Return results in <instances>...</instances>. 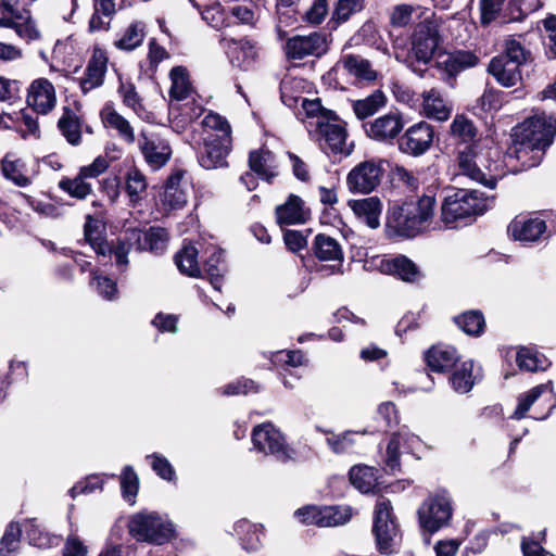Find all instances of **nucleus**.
I'll list each match as a JSON object with an SVG mask.
<instances>
[{
	"label": "nucleus",
	"instance_id": "nucleus-21",
	"mask_svg": "<svg viewBox=\"0 0 556 556\" xmlns=\"http://www.w3.org/2000/svg\"><path fill=\"white\" fill-rule=\"evenodd\" d=\"M27 103L33 106L37 113L46 114L51 111L55 104L53 85L46 78L34 80L28 88Z\"/></svg>",
	"mask_w": 556,
	"mask_h": 556
},
{
	"label": "nucleus",
	"instance_id": "nucleus-58",
	"mask_svg": "<svg viewBox=\"0 0 556 556\" xmlns=\"http://www.w3.org/2000/svg\"><path fill=\"white\" fill-rule=\"evenodd\" d=\"M125 189L132 202L138 201L140 193L147 189L146 177L137 167H131L127 172Z\"/></svg>",
	"mask_w": 556,
	"mask_h": 556
},
{
	"label": "nucleus",
	"instance_id": "nucleus-59",
	"mask_svg": "<svg viewBox=\"0 0 556 556\" xmlns=\"http://www.w3.org/2000/svg\"><path fill=\"white\" fill-rule=\"evenodd\" d=\"M110 148H106L105 155L97 156L93 162L87 166H83L79 169L80 177L87 178H96L102 173L106 170L110 165V162L118 159V155H110Z\"/></svg>",
	"mask_w": 556,
	"mask_h": 556
},
{
	"label": "nucleus",
	"instance_id": "nucleus-31",
	"mask_svg": "<svg viewBox=\"0 0 556 556\" xmlns=\"http://www.w3.org/2000/svg\"><path fill=\"white\" fill-rule=\"evenodd\" d=\"M22 530L29 544L39 548H49L60 542V536L49 533L35 518L25 520Z\"/></svg>",
	"mask_w": 556,
	"mask_h": 556
},
{
	"label": "nucleus",
	"instance_id": "nucleus-39",
	"mask_svg": "<svg viewBox=\"0 0 556 556\" xmlns=\"http://www.w3.org/2000/svg\"><path fill=\"white\" fill-rule=\"evenodd\" d=\"M387 98L381 90H375L371 94L362 100L353 102L352 108L358 119H365L384 106Z\"/></svg>",
	"mask_w": 556,
	"mask_h": 556
},
{
	"label": "nucleus",
	"instance_id": "nucleus-11",
	"mask_svg": "<svg viewBox=\"0 0 556 556\" xmlns=\"http://www.w3.org/2000/svg\"><path fill=\"white\" fill-rule=\"evenodd\" d=\"M442 41L439 25L434 21L419 23L413 34L412 53L417 63L427 65L433 59Z\"/></svg>",
	"mask_w": 556,
	"mask_h": 556
},
{
	"label": "nucleus",
	"instance_id": "nucleus-54",
	"mask_svg": "<svg viewBox=\"0 0 556 556\" xmlns=\"http://www.w3.org/2000/svg\"><path fill=\"white\" fill-rule=\"evenodd\" d=\"M23 530L14 522L7 526L3 536L0 540V556H14L18 549L20 538Z\"/></svg>",
	"mask_w": 556,
	"mask_h": 556
},
{
	"label": "nucleus",
	"instance_id": "nucleus-62",
	"mask_svg": "<svg viewBox=\"0 0 556 556\" xmlns=\"http://www.w3.org/2000/svg\"><path fill=\"white\" fill-rule=\"evenodd\" d=\"M143 25L141 23H132L125 31L124 36L116 42L117 48L123 50H134L143 40Z\"/></svg>",
	"mask_w": 556,
	"mask_h": 556
},
{
	"label": "nucleus",
	"instance_id": "nucleus-43",
	"mask_svg": "<svg viewBox=\"0 0 556 556\" xmlns=\"http://www.w3.org/2000/svg\"><path fill=\"white\" fill-rule=\"evenodd\" d=\"M473 362L466 361L450 377V382L455 392L459 394L468 393L476 383L472 375Z\"/></svg>",
	"mask_w": 556,
	"mask_h": 556
},
{
	"label": "nucleus",
	"instance_id": "nucleus-1",
	"mask_svg": "<svg viewBox=\"0 0 556 556\" xmlns=\"http://www.w3.org/2000/svg\"><path fill=\"white\" fill-rule=\"evenodd\" d=\"M556 136V117L535 113L511 130L513 146L507 155L522 162L525 169L540 165Z\"/></svg>",
	"mask_w": 556,
	"mask_h": 556
},
{
	"label": "nucleus",
	"instance_id": "nucleus-30",
	"mask_svg": "<svg viewBox=\"0 0 556 556\" xmlns=\"http://www.w3.org/2000/svg\"><path fill=\"white\" fill-rule=\"evenodd\" d=\"M249 166L253 173L266 181H270L277 175L275 154L269 150L251 151Z\"/></svg>",
	"mask_w": 556,
	"mask_h": 556
},
{
	"label": "nucleus",
	"instance_id": "nucleus-12",
	"mask_svg": "<svg viewBox=\"0 0 556 556\" xmlns=\"http://www.w3.org/2000/svg\"><path fill=\"white\" fill-rule=\"evenodd\" d=\"M389 163L386 160L364 161L356 165L348 175L346 184L353 193H370L381 181Z\"/></svg>",
	"mask_w": 556,
	"mask_h": 556
},
{
	"label": "nucleus",
	"instance_id": "nucleus-52",
	"mask_svg": "<svg viewBox=\"0 0 556 556\" xmlns=\"http://www.w3.org/2000/svg\"><path fill=\"white\" fill-rule=\"evenodd\" d=\"M121 490L124 500L134 504L139 490V478L130 465H126L119 477Z\"/></svg>",
	"mask_w": 556,
	"mask_h": 556
},
{
	"label": "nucleus",
	"instance_id": "nucleus-28",
	"mask_svg": "<svg viewBox=\"0 0 556 556\" xmlns=\"http://www.w3.org/2000/svg\"><path fill=\"white\" fill-rule=\"evenodd\" d=\"M276 219L279 226L303 224L306 214L300 197L290 194L286 203L276 207Z\"/></svg>",
	"mask_w": 556,
	"mask_h": 556
},
{
	"label": "nucleus",
	"instance_id": "nucleus-7",
	"mask_svg": "<svg viewBox=\"0 0 556 556\" xmlns=\"http://www.w3.org/2000/svg\"><path fill=\"white\" fill-rule=\"evenodd\" d=\"M531 53L525 50L519 41L507 40L505 50L491 60L488 72L503 87H514L521 80L520 67L528 62Z\"/></svg>",
	"mask_w": 556,
	"mask_h": 556
},
{
	"label": "nucleus",
	"instance_id": "nucleus-18",
	"mask_svg": "<svg viewBox=\"0 0 556 556\" xmlns=\"http://www.w3.org/2000/svg\"><path fill=\"white\" fill-rule=\"evenodd\" d=\"M219 45L226 50L230 63L245 71L253 64L257 55L255 45L247 38L237 40L222 36Z\"/></svg>",
	"mask_w": 556,
	"mask_h": 556
},
{
	"label": "nucleus",
	"instance_id": "nucleus-35",
	"mask_svg": "<svg viewBox=\"0 0 556 556\" xmlns=\"http://www.w3.org/2000/svg\"><path fill=\"white\" fill-rule=\"evenodd\" d=\"M455 325L467 336L479 338L485 329L484 315L479 309L466 311L453 317Z\"/></svg>",
	"mask_w": 556,
	"mask_h": 556
},
{
	"label": "nucleus",
	"instance_id": "nucleus-38",
	"mask_svg": "<svg viewBox=\"0 0 556 556\" xmlns=\"http://www.w3.org/2000/svg\"><path fill=\"white\" fill-rule=\"evenodd\" d=\"M422 105L424 111L429 118L444 122L451 115V109L446 105L440 92L434 89L425 93Z\"/></svg>",
	"mask_w": 556,
	"mask_h": 556
},
{
	"label": "nucleus",
	"instance_id": "nucleus-64",
	"mask_svg": "<svg viewBox=\"0 0 556 556\" xmlns=\"http://www.w3.org/2000/svg\"><path fill=\"white\" fill-rule=\"evenodd\" d=\"M106 123L115 128L119 136L128 143L135 142V135L129 122L117 112H111L106 116Z\"/></svg>",
	"mask_w": 556,
	"mask_h": 556
},
{
	"label": "nucleus",
	"instance_id": "nucleus-25",
	"mask_svg": "<svg viewBox=\"0 0 556 556\" xmlns=\"http://www.w3.org/2000/svg\"><path fill=\"white\" fill-rule=\"evenodd\" d=\"M546 231V223L540 218L514 219L508 226L513 238L525 244L538 241Z\"/></svg>",
	"mask_w": 556,
	"mask_h": 556
},
{
	"label": "nucleus",
	"instance_id": "nucleus-33",
	"mask_svg": "<svg viewBox=\"0 0 556 556\" xmlns=\"http://www.w3.org/2000/svg\"><path fill=\"white\" fill-rule=\"evenodd\" d=\"M343 68L357 79L372 81L377 78V72L371 63L358 54H345L340 59Z\"/></svg>",
	"mask_w": 556,
	"mask_h": 556
},
{
	"label": "nucleus",
	"instance_id": "nucleus-41",
	"mask_svg": "<svg viewBox=\"0 0 556 556\" xmlns=\"http://www.w3.org/2000/svg\"><path fill=\"white\" fill-rule=\"evenodd\" d=\"M172 87L169 90L170 99L176 101L186 100L191 92V85L188 77V72L182 66H176L169 73Z\"/></svg>",
	"mask_w": 556,
	"mask_h": 556
},
{
	"label": "nucleus",
	"instance_id": "nucleus-42",
	"mask_svg": "<svg viewBox=\"0 0 556 556\" xmlns=\"http://www.w3.org/2000/svg\"><path fill=\"white\" fill-rule=\"evenodd\" d=\"M198 253V249L189 244L184 245L175 255V263L181 274L189 277H198L200 275Z\"/></svg>",
	"mask_w": 556,
	"mask_h": 556
},
{
	"label": "nucleus",
	"instance_id": "nucleus-14",
	"mask_svg": "<svg viewBox=\"0 0 556 556\" xmlns=\"http://www.w3.org/2000/svg\"><path fill=\"white\" fill-rule=\"evenodd\" d=\"M433 138V127L426 122H419L397 138L399 150L410 156L424 155L431 148Z\"/></svg>",
	"mask_w": 556,
	"mask_h": 556
},
{
	"label": "nucleus",
	"instance_id": "nucleus-44",
	"mask_svg": "<svg viewBox=\"0 0 556 556\" xmlns=\"http://www.w3.org/2000/svg\"><path fill=\"white\" fill-rule=\"evenodd\" d=\"M84 236L86 242L90 244L98 256L106 257L109 243L101 237L98 220L93 219L89 214L86 216Z\"/></svg>",
	"mask_w": 556,
	"mask_h": 556
},
{
	"label": "nucleus",
	"instance_id": "nucleus-40",
	"mask_svg": "<svg viewBox=\"0 0 556 556\" xmlns=\"http://www.w3.org/2000/svg\"><path fill=\"white\" fill-rule=\"evenodd\" d=\"M58 128L66 141L72 146H78L81 141L80 122L76 114L65 109L58 122Z\"/></svg>",
	"mask_w": 556,
	"mask_h": 556
},
{
	"label": "nucleus",
	"instance_id": "nucleus-22",
	"mask_svg": "<svg viewBox=\"0 0 556 556\" xmlns=\"http://www.w3.org/2000/svg\"><path fill=\"white\" fill-rule=\"evenodd\" d=\"M108 58L100 49H94L86 70L85 76L80 78L79 86L83 93L100 87L103 84L104 75L106 73Z\"/></svg>",
	"mask_w": 556,
	"mask_h": 556
},
{
	"label": "nucleus",
	"instance_id": "nucleus-24",
	"mask_svg": "<svg viewBox=\"0 0 556 556\" xmlns=\"http://www.w3.org/2000/svg\"><path fill=\"white\" fill-rule=\"evenodd\" d=\"M425 361L430 370L444 372L456 365L459 361V355L454 346L438 344L431 346L425 353Z\"/></svg>",
	"mask_w": 556,
	"mask_h": 556
},
{
	"label": "nucleus",
	"instance_id": "nucleus-57",
	"mask_svg": "<svg viewBox=\"0 0 556 556\" xmlns=\"http://www.w3.org/2000/svg\"><path fill=\"white\" fill-rule=\"evenodd\" d=\"M260 391V386L248 378H240L236 381H231L226 386L218 388L217 392L224 396H233L240 394H249V393H257Z\"/></svg>",
	"mask_w": 556,
	"mask_h": 556
},
{
	"label": "nucleus",
	"instance_id": "nucleus-46",
	"mask_svg": "<svg viewBox=\"0 0 556 556\" xmlns=\"http://www.w3.org/2000/svg\"><path fill=\"white\" fill-rule=\"evenodd\" d=\"M364 2L365 0H338L329 22L330 27L334 29L338 24L346 22L353 14L362 11Z\"/></svg>",
	"mask_w": 556,
	"mask_h": 556
},
{
	"label": "nucleus",
	"instance_id": "nucleus-47",
	"mask_svg": "<svg viewBox=\"0 0 556 556\" xmlns=\"http://www.w3.org/2000/svg\"><path fill=\"white\" fill-rule=\"evenodd\" d=\"M551 388V382L535 386L528 392L518 396V405L510 416L511 419L520 420L526 416V413L531 408L533 403Z\"/></svg>",
	"mask_w": 556,
	"mask_h": 556
},
{
	"label": "nucleus",
	"instance_id": "nucleus-3",
	"mask_svg": "<svg viewBox=\"0 0 556 556\" xmlns=\"http://www.w3.org/2000/svg\"><path fill=\"white\" fill-rule=\"evenodd\" d=\"M434 205V197L428 194H424L416 203L392 205L387 215V233L389 237H416L428 227Z\"/></svg>",
	"mask_w": 556,
	"mask_h": 556
},
{
	"label": "nucleus",
	"instance_id": "nucleus-8",
	"mask_svg": "<svg viewBox=\"0 0 556 556\" xmlns=\"http://www.w3.org/2000/svg\"><path fill=\"white\" fill-rule=\"evenodd\" d=\"M129 534L139 542L163 545L175 536V526L157 513H138L128 521Z\"/></svg>",
	"mask_w": 556,
	"mask_h": 556
},
{
	"label": "nucleus",
	"instance_id": "nucleus-53",
	"mask_svg": "<svg viewBox=\"0 0 556 556\" xmlns=\"http://www.w3.org/2000/svg\"><path fill=\"white\" fill-rule=\"evenodd\" d=\"M154 473L167 482H175L177 480L176 471L170 462L160 453H152L146 456Z\"/></svg>",
	"mask_w": 556,
	"mask_h": 556
},
{
	"label": "nucleus",
	"instance_id": "nucleus-49",
	"mask_svg": "<svg viewBox=\"0 0 556 556\" xmlns=\"http://www.w3.org/2000/svg\"><path fill=\"white\" fill-rule=\"evenodd\" d=\"M321 431L326 434H329L326 438V443L334 454H345L353 450L357 432L344 431L342 433L336 434L329 430Z\"/></svg>",
	"mask_w": 556,
	"mask_h": 556
},
{
	"label": "nucleus",
	"instance_id": "nucleus-55",
	"mask_svg": "<svg viewBox=\"0 0 556 556\" xmlns=\"http://www.w3.org/2000/svg\"><path fill=\"white\" fill-rule=\"evenodd\" d=\"M59 187L72 198H76L78 200L85 199L92 191L91 185L86 182V179L80 177L79 174L74 178L61 179Z\"/></svg>",
	"mask_w": 556,
	"mask_h": 556
},
{
	"label": "nucleus",
	"instance_id": "nucleus-16",
	"mask_svg": "<svg viewBox=\"0 0 556 556\" xmlns=\"http://www.w3.org/2000/svg\"><path fill=\"white\" fill-rule=\"evenodd\" d=\"M296 515L305 523H315L320 527H334L350 520L351 508L341 506H326L323 509L304 507L298 509Z\"/></svg>",
	"mask_w": 556,
	"mask_h": 556
},
{
	"label": "nucleus",
	"instance_id": "nucleus-51",
	"mask_svg": "<svg viewBox=\"0 0 556 556\" xmlns=\"http://www.w3.org/2000/svg\"><path fill=\"white\" fill-rule=\"evenodd\" d=\"M516 363L521 370L538 371L545 370L548 366L547 359L532 352L527 348H521L516 354Z\"/></svg>",
	"mask_w": 556,
	"mask_h": 556
},
{
	"label": "nucleus",
	"instance_id": "nucleus-26",
	"mask_svg": "<svg viewBox=\"0 0 556 556\" xmlns=\"http://www.w3.org/2000/svg\"><path fill=\"white\" fill-rule=\"evenodd\" d=\"M350 206L356 217L371 229L380 226L382 203L378 197L350 201Z\"/></svg>",
	"mask_w": 556,
	"mask_h": 556
},
{
	"label": "nucleus",
	"instance_id": "nucleus-15",
	"mask_svg": "<svg viewBox=\"0 0 556 556\" xmlns=\"http://www.w3.org/2000/svg\"><path fill=\"white\" fill-rule=\"evenodd\" d=\"M332 119L316 121V139L325 153L349 155L351 148L346 146V130L343 126L331 123Z\"/></svg>",
	"mask_w": 556,
	"mask_h": 556
},
{
	"label": "nucleus",
	"instance_id": "nucleus-5",
	"mask_svg": "<svg viewBox=\"0 0 556 556\" xmlns=\"http://www.w3.org/2000/svg\"><path fill=\"white\" fill-rule=\"evenodd\" d=\"M503 163L496 149L483 154L476 153L472 148H469L458 155L460 174L491 190L505 175Z\"/></svg>",
	"mask_w": 556,
	"mask_h": 556
},
{
	"label": "nucleus",
	"instance_id": "nucleus-37",
	"mask_svg": "<svg viewBox=\"0 0 556 556\" xmlns=\"http://www.w3.org/2000/svg\"><path fill=\"white\" fill-rule=\"evenodd\" d=\"M352 485L362 493H370L377 486L376 470L369 466L356 465L349 471Z\"/></svg>",
	"mask_w": 556,
	"mask_h": 556
},
{
	"label": "nucleus",
	"instance_id": "nucleus-2",
	"mask_svg": "<svg viewBox=\"0 0 556 556\" xmlns=\"http://www.w3.org/2000/svg\"><path fill=\"white\" fill-rule=\"evenodd\" d=\"M203 142L197 150L199 165L204 169L228 166L227 156L231 151V128L226 118L210 112L202 121Z\"/></svg>",
	"mask_w": 556,
	"mask_h": 556
},
{
	"label": "nucleus",
	"instance_id": "nucleus-10",
	"mask_svg": "<svg viewBox=\"0 0 556 556\" xmlns=\"http://www.w3.org/2000/svg\"><path fill=\"white\" fill-rule=\"evenodd\" d=\"M251 439L257 452L270 455L277 462L287 464L294 460L295 451L287 444L285 435L270 421L255 426Z\"/></svg>",
	"mask_w": 556,
	"mask_h": 556
},
{
	"label": "nucleus",
	"instance_id": "nucleus-36",
	"mask_svg": "<svg viewBox=\"0 0 556 556\" xmlns=\"http://www.w3.org/2000/svg\"><path fill=\"white\" fill-rule=\"evenodd\" d=\"M384 270L407 282L416 281L419 276L416 264L404 255L387 261Z\"/></svg>",
	"mask_w": 556,
	"mask_h": 556
},
{
	"label": "nucleus",
	"instance_id": "nucleus-34",
	"mask_svg": "<svg viewBox=\"0 0 556 556\" xmlns=\"http://www.w3.org/2000/svg\"><path fill=\"white\" fill-rule=\"evenodd\" d=\"M184 173L176 170L170 174L164 186L163 202L173 210H178L187 203V195L180 188V181Z\"/></svg>",
	"mask_w": 556,
	"mask_h": 556
},
{
	"label": "nucleus",
	"instance_id": "nucleus-4",
	"mask_svg": "<svg viewBox=\"0 0 556 556\" xmlns=\"http://www.w3.org/2000/svg\"><path fill=\"white\" fill-rule=\"evenodd\" d=\"M494 195H486L478 190L458 189L444 198L441 217L448 228H456L458 222L473 220L483 215L491 206Z\"/></svg>",
	"mask_w": 556,
	"mask_h": 556
},
{
	"label": "nucleus",
	"instance_id": "nucleus-56",
	"mask_svg": "<svg viewBox=\"0 0 556 556\" xmlns=\"http://www.w3.org/2000/svg\"><path fill=\"white\" fill-rule=\"evenodd\" d=\"M353 40L356 45L363 43L374 47L378 50L382 49L384 42L379 35L376 25L372 22H366L362 25L358 31L354 35Z\"/></svg>",
	"mask_w": 556,
	"mask_h": 556
},
{
	"label": "nucleus",
	"instance_id": "nucleus-63",
	"mask_svg": "<svg viewBox=\"0 0 556 556\" xmlns=\"http://www.w3.org/2000/svg\"><path fill=\"white\" fill-rule=\"evenodd\" d=\"M91 285L96 287L98 294L102 299L113 301L117 298V285L108 276H101L97 271H93Z\"/></svg>",
	"mask_w": 556,
	"mask_h": 556
},
{
	"label": "nucleus",
	"instance_id": "nucleus-6",
	"mask_svg": "<svg viewBox=\"0 0 556 556\" xmlns=\"http://www.w3.org/2000/svg\"><path fill=\"white\" fill-rule=\"evenodd\" d=\"M372 534L377 551L382 555L395 554L400 549L402 532L390 500L377 501L372 514Z\"/></svg>",
	"mask_w": 556,
	"mask_h": 556
},
{
	"label": "nucleus",
	"instance_id": "nucleus-60",
	"mask_svg": "<svg viewBox=\"0 0 556 556\" xmlns=\"http://www.w3.org/2000/svg\"><path fill=\"white\" fill-rule=\"evenodd\" d=\"M451 132L463 142L472 141L477 135L473 123L464 115H456L451 124Z\"/></svg>",
	"mask_w": 556,
	"mask_h": 556
},
{
	"label": "nucleus",
	"instance_id": "nucleus-19",
	"mask_svg": "<svg viewBox=\"0 0 556 556\" xmlns=\"http://www.w3.org/2000/svg\"><path fill=\"white\" fill-rule=\"evenodd\" d=\"M139 146L147 164L152 169L163 167L172 156L169 143L157 135L141 134Z\"/></svg>",
	"mask_w": 556,
	"mask_h": 556
},
{
	"label": "nucleus",
	"instance_id": "nucleus-45",
	"mask_svg": "<svg viewBox=\"0 0 556 556\" xmlns=\"http://www.w3.org/2000/svg\"><path fill=\"white\" fill-rule=\"evenodd\" d=\"M134 240L129 232H126V238L117 239L114 245L109 244L106 256L114 258L115 265L119 273H124L128 265V254L134 245Z\"/></svg>",
	"mask_w": 556,
	"mask_h": 556
},
{
	"label": "nucleus",
	"instance_id": "nucleus-20",
	"mask_svg": "<svg viewBox=\"0 0 556 556\" xmlns=\"http://www.w3.org/2000/svg\"><path fill=\"white\" fill-rule=\"evenodd\" d=\"M479 62L478 56L471 51L458 50L448 53L446 59L438 62V67L442 72V78L453 86L456 76Z\"/></svg>",
	"mask_w": 556,
	"mask_h": 556
},
{
	"label": "nucleus",
	"instance_id": "nucleus-29",
	"mask_svg": "<svg viewBox=\"0 0 556 556\" xmlns=\"http://www.w3.org/2000/svg\"><path fill=\"white\" fill-rule=\"evenodd\" d=\"M418 437L414 434H409L405 431L394 432L387 445L386 451V466L391 472H395L400 470V448L404 444L413 445V443L418 442Z\"/></svg>",
	"mask_w": 556,
	"mask_h": 556
},
{
	"label": "nucleus",
	"instance_id": "nucleus-27",
	"mask_svg": "<svg viewBox=\"0 0 556 556\" xmlns=\"http://www.w3.org/2000/svg\"><path fill=\"white\" fill-rule=\"evenodd\" d=\"M206 252H210V255L204 261V271L212 287L216 291H220L224 276L228 270L225 251L216 247H211Z\"/></svg>",
	"mask_w": 556,
	"mask_h": 556
},
{
	"label": "nucleus",
	"instance_id": "nucleus-48",
	"mask_svg": "<svg viewBox=\"0 0 556 556\" xmlns=\"http://www.w3.org/2000/svg\"><path fill=\"white\" fill-rule=\"evenodd\" d=\"M551 388V382L535 386L528 392L518 396V405L510 416L511 419L520 420L526 416V413L531 408L533 403Z\"/></svg>",
	"mask_w": 556,
	"mask_h": 556
},
{
	"label": "nucleus",
	"instance_id": "nucleus-50",
	"mask_svg": "<svg viewBox=\"0 0 556 556\" xmlns=\"http://www.w3.org/2000/svg\"><path fill=\"white\" fill-rule=\"evenodd\" d=\"M15 33L27 41H34L40 38V31L36 26V22L31 17L30 11L23 9L16 13Z\"/></svg>",
	"mask_w": 556,
	"mask_h": 556
},
{
	"label": "nucleus",
	"instance_id": "nucleus-17",
	"mask_svg": "<svg viewBox=\"0 0 556 556\" xmlns=\"http://www.w3.org/2000/svg\"><path fill=\"white\" fill-rule=\"evenodd\" d=\"M403 127V118L397 113H388L372 122L363 124V128L370 139L383 143H391L399 138Z\"/></svg>",
	"mask_w": 556,
	"mask_h": 556
},
{
	"label": "nucleus",
	"instance_id": "nucleus-32",
	"mask_svg": "<svg viewBox=\"0 0 556 556\" xmlns=\"http://www.w3.org/2000/svg\"><path fill=\"white\" fill-rule=\"evenodd\" d=\"M313 252L320 261H343V251L340 243L332 237L318 233L313 241Z\"/></svg>",
	"mask_w": 556,
	"mask_h": 556
},
{
	"label": "nucleus",
	"instance_id": "nucleus-13",
	"mask_svg": "<svg viewBox=\"0 0 556 556\" xmlns=\"http://www.w3.org/2000/svg\"><path fill=\"white\" fill-rule=\"evenodd\" d=\"M327 51V36L319 31H313L306 36H293L287 40L285 46V52L289 60H303L306 56L320 58Z\"/></svg>",
	"mask_w": 556,
	"mask_h": 556
},
{
	"label": "nucleus",
	"instance_id": "nucleus-9",
	"mask_svg": "<svg viewBox=\"0 0 556 556\" xmlns=\"http://www.w3.org/2000/svg\"><path fill=\"white\" fill-rule=\"evenodd\" d=\"M453 510L452 497L445 490H441L424 501L417 514L420 528L428 533L425 539L427 543L430 541V535L450 525Z\"/></svg>",
	"mask_w": 556,
	"mask_h": 556
},
{
	"label": "nucleus",
	"instance_id": "nucleus-61",
	"mask_svg": "<svg viewBox=\"0 0 556 556\" xmlns=\"http://www.w3.org/2000/svg\"><path fill=\"white\" fill-rule=\"evenodd\" d=\"M376 419L381 422V430L387 432L399 425L400 418L394 403L384 402L378 406Z\"/></svg>",
	"mask_w": 556,
	"mask_h": 556
},
{
	"label": "nucleus",
	"instance_id": "nucleus-23",
	"mask_svg": "<svg viewBox=\"0 0 556 556\" xmlns=\"http://www.w3.org/2000/svg\"><path fill=\"white\" fill-rule=\"evenodd\" d=\"M131 239L140 251L162 253L167 243L168 233L161 227H150L148 230L134 229L130 232Z\"/></svg>",
	"mask_w": 556,
	"mask_h": 556
}]
</instances>
